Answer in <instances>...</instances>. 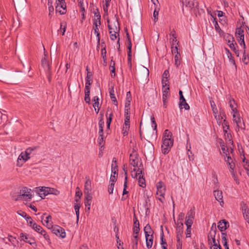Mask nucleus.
I'll return each mask as SVG.
<instances>
[{
	"label": "nucleus",
	"instance_id": "nucleus-61",
	"mask_svg": "<svg viewBox=\"0 0 249 249\" xmlns=\"http://www.w3.org/2000/svg\"><path fill=\"white\" fill-rule=\"evenodd\" d=\"M186 238L190 237L191 234V227H187V229L185 232Z\"/></svg>",
	"mask_w": 249,
	"mask_h": 249
},
{
	"label": "nucleus",
	"instance_id": "nucleus-23",
	"mask_svg": "<svg viewBox=\"0 0 249 249\" xmlns=\"http://www.w3.org/2000/svg\"><path fill=\"white\" fill-rule=\"evenodd\" d=\"M94 19H93V23H101V15L99 12L98 9H96V11H94Z\"/></svg>",
	"mask_w": 249,
	"mask_h": 249
},
{
	"label": "nucleus",
	"instance_id": "nucleus-2",
	"mask_svg": "<svg viewBox=\"0 0 249 249\" xmlns=\"http://www.w3.org/2000/svg\"><path fill=\"white\" fill-rule=\"evenodd\" d=\"M32 193L33 192L31 189L26 187H23L20 190L18 198L26 201L30 200L33 197Z\"/></svg>",
	"mask_w": 249,
	"mask_h": 249
},
{
	"label": "nucleus",
	"instance_id": "nucleus-54",
	"mask_svg": "<svg viewBox=\"0 0 249 249\" xmlns=\"http://www.w3.org/2000/svg\"><path fill=\"white\" fill-rule=\"evenodd\" d=\"M82 196V192L80 191V188L78 187H77L76 188V192H75V197H78L79 198H80Z\"/></svg>",
	"mask_w": 249,
	"mask_h": 249
},
{
	"label": "nucleus",
	"instance_id": "nucleus-25",
	"mask_svg": "<svg viewBox=\"0 0 249 249\" xmlns=\"http://www.w3.org/2000/svg\"><path fill=\"white\" fill-rule=\"evenodd\" d=\"M81 206L80 203H75L74 205V208L75 211V214L76 215V222L78 223L79 218V209Z\"/></svg>",
	"mask_w": 249,
	"mask_h": 249
},
{
	"label": "nucleus",
	"instance_id": "nucleus-5",
	"mask_svg": "<svg viewBox=\"0 0 249 249\" xmlns=\"http://www.w3.org/2000/svg\"><path fill=\"white\" fill-rule=\"evenodd\" d=\"M171 51L173 55H174L175 65L178 68L181 63L180 54L178 51V47L177 45L175 47H171Z\"/></svg>",
	"mask_w": 249,
	"mask_h": 249
},
{
	"label": "nucleus",
	"instance_id": "nucleus-12",
	"mask_svg": "<svg viewBox=\"0 0 249 249\" xmlns=\"http://www.w3.org/2000/svg\"><path fill=\"white\" fill-rule=\"evenodd\" d=\"M138 158V154H137L135 150L133 149V152L130 155V163L133 167H137L138 166V161L137 159Z\"/></svg>",
	"mask_w": 249,
	"mask_h": 249
},
{
	"label": "nucleus",
	"instance_id": "nucleus-50",
	"mask_svg": "<svg viewBox=\"0 0 249 249\" xmlns=\"http://www.w3.org/2000/svg\"><path fill=\"white\" fill-rule=\"evenodd\" d=\"M226 38V40L228 41V45L235 41L233 36L231 35L228 34Z\"/></svg>",
	"mask_w": 249,
	"mask_h": 249
},
{
	"label": "nucleus",
	"instance_id": "nucleus-4",
	"mask_svg": "<svg viewBox=\"0 0 249 249\" xmlns=\"http://www.w3.org/2000/svg\"><path fill=\"white\" fill-rule=\"evenodd\" d=\"M161 145L162 152L164 154L169 153L171 147L173 146L174 140L173 139H162Z\"/></svg>",
	"mask_w": 249,
	"mask_h": 249
},
{
	"label": "nucleus",
	"instance_id": "nucleus-59",
	"mask_svg": "<svg viewBox=\"0 0 249 249\" xmlns=\"http://www.w3.org/2000/svg\"><path fill=\"white\" fill-rule=\"evenodd\" d=\"M241 206L242 212L244 211H246V210L249 209L247 205L243 201L241 202Z\"/></svg>",
	"mask_w": 249,
	"mask_h": 249
},
{
	"label": "nucleus",
	"instance_id": "nucleus-15",
	"mask_svg": "<svg viewBox=\"0 0 249 249\" xmlns=\"http://www.w3.org/2000/svg\"><path fill=\"white\" fill-rule=\"evenodd\" d=\"M229 104L231 109V113L233 112H237L238 110L237 109V105L233 98L230 96L228 97Z\"/></svg>",
	"mask_w": 249,
	"mask_h": 249
},
{
	"label": "nucleus",
	"instance_id": "nucleus-6",
	"mask_svg": "<svg viewBox=\"0 0 249 249\" xmlns=\"http://www.w3.org/2000/svg\"><path fill=\"white\" fill-rule=\"evenodd\" d=\"M52 231L56 236L61 237L62 238H64L66 237L65 230L58 225H54L53 229L52 230Z\"/></svg>",
	"mask_w": 249,
	"mask_h": 249
},
{
	"label": "nucleus",
	"instance_id": "nucleus-52",
	"mask_svg": "<svg viewBox=\"0 0 249 249\" xmlns=\"http://www.w3.org/2000/svg\"><path fill=\"white\" fill-rule=\"evenodd\" d=\"M67 27V24L65 22H62L60 25V29L62 30V34L64 35Z\"/></svg>",
	"mask_w": 249,
	"mask_h": 249
},
{
	"label": "nucleus",
	"instance_id": "nucleus-53",
	"mask_svg": "<svg viewBox=\"0 0 249 249\" xmlns=\"http://www.w3.org/2000/svg\"><path fill=\"white\" fill-rule=\"evenodd\" d=\"M185 224L187 227H192L193 223V219L185 218Z\"/></svg>",
	"mask_w": 249,
	"mask_h": 249
},
{
	"label": "nucleus",
	"instance_id": "nucleus-46",
	"mask_svg": "<svg viewBox=\"0 0 249 249\" xmlns=\"http://www.w3.org/2000/svg\"><path fill=\"white\" fill-rule=\"evenodd\" d=\"M84 193L85 194V201H91L92 196L90 192H84Z\"/></svg>",
	"mask_w": 249,
	"mask_h": 249
},
{
	"label": "nucleus",
	"instance_id": "nucleus-36",
	"mask_svg": "<svg viewBox=\"0 0 249 249\" xmlns=\"http://www.w3.org/2000/svg\"><path fill=\"white\" fill-rule=\"evenodd\" d=\"M162 89V99H167L170 95L169 93V87H167L164 89Z\"/></svg>",
	"mask_w": 249,
	"mask_h": 249
},
{
	"label": "nucleus",
	"instance_id": "nucleus-14",
	"mask_svg": "<svg viewBox=\"0 0 249 249\" xmlns=\"http://www.w3.org/2000/svg\"><path fill=\"white\" fill-rule=\"evenodd\" d=\"M49 187H40L38 188H36V191L37 192L38 195L40 196V197L42 198L43 197H45V196L49 195Z\"/></svg>",
	"mask_w": 249,
	"mask_h": 249
},
{
	"label": "nucleus",
	"instance_id": "nucleus-26",
	"mask_svg": "<svg viewBox=\"0 0 249 249\" xmlns=\"http://www.w3.org/2000/svg\"><path fill=\"white\" fill-rule=\"evenodd\" d=\"M144 232L145 235L147 234H153L154 233L153 231L149 224H147L144 228Z\"/></svg>",
	"mask_w": 249,
	"mask_h": 249
},
{
	"label": "nucleus",
	"instance_id": "nucleus-44",
	"mask_svg": "<svg viewBox=\"0 0 249 249\" xmlns=\"http://www.w3.org/2000/svg\"><path fill=\"white\" fill-rule=\"evenodd\" d=\"M48 189L49 194H53L57 196L60 194V192L54 188L49 187Z\"/></svg>",
	"mask_w": 249,
	"mask_h": 249
},
{
	"label": "nucleus",
	"instance_id": "nucleus-27",
	"mask_svg": "<svg viewBox=\"0 0 249 249\" xmlns=\"http://www.w3.org/2000/svg\"><path fill=\"white\" fill-rule=\"evenodd\" d=\"M138 242V235H133L132 238V247L133 249H137Z\"/></svg>",
	"mask_w": 249,
	"mask_h": 249
},
{
	"label": "nucleus",
	"instance_id": "nucleus-1",
	"mask_svg": "<svg viewBox=\"0 0 249 249\" xmlns=\"http://www.w3.org/2000/svg\"><path fill=\"white\" fill-rule=\"evenodd\" d=\"M107 26L111 40H115L116 39L117 36H119L120 31V27L118 19H116L113 24H108Z\"/></svg>",
	"mask_w": 249,
	"mask_h": 249
},
{
	"label": "nucleus",
	"instance_id": "nucleus-45",
	"mask_svg": "<svg viewBox=\"0 0 249 249\" xmlns=\"http://www.w3.org/2000/svg\"><path fill=\"white\" fill-rule=\"evenodd\" d=\"M223 131L226 133L227 132V130L229 129V125L228 122L225 119L223 120Z\"/></svg>",
	"mask_w": 249,
	"mask_h": 249
},
{
	"label": "nucleus",
	"instance_id": "nucleus-58",
	"mask_svg": "<svg viewBox=\"0 0 249 249\" xmlns=\"http://www.w3.org/2000/svg\"><path fill=\"white\" fill-rule=\"evenodd\" d=\"M224 160L226 163H228L229 162H231L233 160L231 159V157L230 156L229 154H226V155L224 156Z\"/></svg>",
	"mask_w": 249,
	"mask_h": 249
},
{
	"label": "nucleus",
	"instance_id": "nucleus-10",
	"mask_svg": "<svg viewBox=\"0 0 249 249\" xmlns=\"http://www.w3.org/2000/svg\"><path fill=\"white\" fill-rule=\"evenodd\" d=\"M232 114L233 121L234 122L238 128L245 129V127L242 126V118L240 116L239 111L233 112Z\"/></svg>",
	"mask_w": 249,
	"mask_h": 249
},
{
	"label": "nucleus",
	"instance_id": "nucleus-24",
	"mask_svg": "<svg viewBox=\"0 0 249 249\" xmlns=\"http://www.w3.org/2000/svg\"><path fill=\"white\" fill-rule=\"evenodd\" d=\"M216 232V228L215 223H213L211 228V231L208 236V241L210 242V236H212V235H215Z\"/></svg>",
	"mask_w": 249,
	"mask_h": 249
},
{
	"label": "nucleus",
	"instance_id": "nucleus-47",
	"mask_svg": "<svg viewBox=\"0 0 249 249\" xmlns=\"http://www.w3.org/2000/svg\"><path fill=\"white\" fill-rule=\"evenodd\" d=\"M182 238H177V249H182Z\"/></svg>",
	"mask_w": 249,
	"mask_h": 249
},
{
	"label": "nucleus",
	"instance_id": "nucleus-3",
	"mask_svg": "<svg viewBox=\"0 0 249 249\" xmlns=\"http://www.w3.org/2000/svg\"><path fill=\"white\" fill-rule=\"evenodd\" d=\"M157 187V195L158 196V199L161 202H163V201L164 199V195L166 191L165 186L163 182L162 181H160L158 182L156 184Z\"/></svg>",
	"mask_w": 249,
	"mask_h": 249
},
{
	"label": "nucleus",
	"instance_id": "nucleus-34",
	"mask_svg": "<svg viewBox=\"0 0 249 249\" xmlns=\"http://www.w3.org/2000/svg\"><path fill=\"white\" fill-rule=\"evenodd\" d=\"M242 62L246 65H247L249 63V56L248 54H246L245 49H244Z\"/></svg>",
	"mask_w": 249,
	"mask_h": 249
},
{
	"label": "nucleus",
	"instance_id": "nucleus-37",
	"mask_svg": "<svg viewBox=\"0 0 249 249\" xmlns=\"http://www.w3.org/2000/svg\"><path fill=\"white\" fill-rule=\"evenodd\" d=\"M222 242L223 244L224 247L225 248H227V247H229L227 243V234L224 232H222Z\"/></svg>",
	"mask_w": 249,
	"mask_h": 249
},
{
	"label": "nucleus",
	"instance_id": "nucleus-17",
	"mask_svg": "<svg viewBox=\"0 0 249 249\" xmlns=\"http://www.w3.org/2000/svg\"><path fill=\"white\" fill-rule=\"evenodd\" d=\"M86 181L84 184V192H90L92 190L91 181L89 177H86Z\"/></svg>",
	"mask_w": 249,
	"mask_h": 249
},
{
	"label": "nucleus",
	"instance_id": "nucleus-51",
	"mask_svg": "<svg viewBox=\"0 0 249 249\" xmlns=\"http://www.w3.org/2000/svg\"><path fill=\"white\" fill-rule=\"evenodd\" d=\"M104 143H105V141L104 140V137H103V136H101V135H100V136H99V138H98V144L102 147V146H104Z\"/></svg>",
	"mask_w": 249,
	"mask_h": 249
},
{
	"label": "nucleus",
	"instance_id": "nucleus-62",
	"mask_svg": "<svg viewBox=\"0 0 249 249\" xmlns=\"http://www.w3.org/2000/svg\"><path fill=\"white\" fill-rule=\"evenodd\" d=\"M109 69L111 71V77H114L115 75V66L110 65Z\"/></svg>",
	"mask_w": 249,
	"mask_h": 249
},
{
	"label": "nucleus",
	"instance_id": "nucleus-22",
	"mask_svg": "<svg viewBox=\"0 0 249 249\" xmlns=\"http://www.w3.org/2000/svg\"><path fill=\"white\" fill-rule=\"evenodd\" d=\"M42 66L44 68L46 71H50V65L49 62L45 58L42 59Z\"/></svg>",
	"mask_w": 249,
	"mask_h": 249
},
{
	"label": "nucleus",
	"instance_id": "nucleus-9",
	"mask_svg": "<svg viewBox=\"0 0 249 249\" xmlns=\"http://www.w3.org/2000/svg\"><path fill=\"white\" fill-rule=\"evenodd\" d=\"M19 237L20 238V241H23L25 242L29 243L31 245H34L35 247L36 246L35 239L29 237L27 234L21 232L19 234Z\"/></svg>",
	"mask_w": 249,
	"mask_h": 249
},
{
	"label": "nucleus",
	"instance_id": "nucleus-21",
	"mask_svg": "<svg viewBox=\"0 0 249 249\" xmlns=\"http://www.w3.org/2000/svg\"><path fill=\"white\" fill-rule=\"evenodd\" d=\"M195 0H183L182 3L183 5L192 9L195 6Z\"/></svg>",
	"mask_w": 249,
	"mask_h": 249
},
{
	"label": "nucleus",
	"instance_id": "nucleus-39",
	"mask_svg": "<svg viewBox=\"0 0 249 249\" xmlns=\"http://www.w3.org/2000/svg\"><path fill=\"white\" fill-rule=\"evenodd\" d=\"M236 38L240 46L243 47L244 49H245L246 44L244 41V36H243V37H236Z\"/></svg>",
	"mask_w": 249,
	"mask_h": 249
},
{
	"label": "nucleus",
	"instance_id": "nucleus-35",
	"mask_svg": "<svg viewBox=\"0 0 249 249\" xmlns=\"http://www.w3.org/2000/svg\"><path fill=\"white\" fill-rule=\"evenodd\" d=\"M195 209L192 208L187 213V215L186 216V218H189L194 219L195 217Z\"/></svg>",
	"mask_w": 249,
	"mask_h": 249
},
{
	"label": "nucleus",
	"instance_id": "nucleus-42",
	"mask_svg": "<svg viewBox=\"0 0 249 249\" xmlns=\"http://www.w3.org/2000/svg\"><path fill=\"white\" fill-rule=\"evenodd\" d=\"M139 185L142 187H144L145 186V179L143 178L142 176L140 175L139 177L138 180Z\"/></svg>",
	"mask_w": 249,
	"mask_h": 249
},
{
	"label": "nucleus",
	"instance_id": "nucleus-19",
	"mask_svg": "<svg viewBox=\"0 0 249 249\" xmlns=\"http://www.w3.org/2000/svg\"><path fill=\"white\" fill-rule=\"evenodd\" d=\"M146 239V245L148 249L152 248L153 243V234L145 235Z\"/></svg>",
	"mask_w": 249,
	"mask_h": 249
},
{
	"label": "nucleus",
	"instance_id": "nucleus-16",
	"mask_svg": "<svg viewBox=\"0 0 249 249\" xmlns=\"http://www.w3.org/2000/svg\"><path fill=\"white\" fill-rule=\"evenodd\" d=\"M229 226V222L225 219L220 220L218 223V228L221 231H225Z\"/></svg>",
	"mask_w": 249,
	"mask_h": 249
},
{
	"label": "nucleus",
	"instance_id": "nucleus-20",
	"mask_svg": "<svg viewBox=\"0 0 249 249\" xmlns=\"http://www.w3.org/2000/svg\"><path fill=\"white\" fill-rule=\"evenodd\" d=\"M183 232V224L182 222L178 223L177 227V238H182Z\"/></svg>",
	"mask_w": 249,
	"mask_h": 249
},
{
	"label": "nucleus",
	"instance_id": "nucleus-7",
	"mask_svg": "<svg viewBox=\"0 0 249 249\" xmlns=\"http://www.w3.org/2000/svg\"><path fill=\"white\" fill-rule=\"evenodd\" d=\"M32 229H34L36 232L43 235L45 240L50 241L49 236L47 234L46 231L43 229L41 226L36 223L33 225Z\"/></svg>",
	"mask_w": 249,
	"mask_h": 249
},
{
	"label": "nucleus",
	"instance_id": "nucleus-43",
	"mask_svg": "<svg viewBox=\"0 0 249 249\" xmlns=\"http://www.w3.org/2000/svg\"><path fill=\"white\" fill-rule=\"evenodd\" d=\"M160 9L158 7H155L153 13L154 21L156 22L158 20V15Z\"/></svg>",
	"mask_w": 249,
	"mask_h": 249
},
{
	"label": "nucleus",
	"instance_id": "nucleus-32",
	"mask_svg": "<svg viewBox=\"0 0 249 249\" xmlns=\"http://www.w3.org/2000/svg\"><path fill=\"white\" fill-rule=\"evenodd\" d=\"M211 106L212 108L213 113L214 114V117L217 119V114L218 113V110L216 107V105L213 101H210Z\"/></svg>",
	"mask_w": 249,
	"mask_h": 249
},
{
	"label": "nucleus",
	"instance_id": "nucleus-11",
	"mask_svg": "<svg viewBox=\"0 0 249 249\" xmlns=\"http://www.w3.org/2000/svg\"><path fill=\"white\" fill-rule=\"evenodd\" d=\"M56 12L59 13L61 15H63L66 13V5L65 2L56 3Z\"/></svg>",
	"mask_w": 249,
	"mask_h": 249
},
{
	"label": "nucleus",
	"instance_id": "nucleus-30",
	"mask_svg": "<svg viewBox=\"0 0 249 249\" xmlns=\"http://www.w3.org/2000/svg\"><path fill=\"white\" fill-rule=\"evenodd\" d=\"M244 36V30L242 26L237 28L236 29L235 36L236 37H243Z\"/></svg>",
	"mask_w": 249,
	"mask_h": 249
},
{
	"label": "nucleus",
	"instance_id": "nucleus-33",
	"mask_svg": "<svg viewBox=\"0 0 249 249\" xmlns=\"http://www.w3.org/2000/svg\"><path fill=\"white\" fill-rule=\"evenodd\" d=\"M230 172L231 173L232 178H233L234 181L236 182L237 184H239L240 183L239 180L237 176L236 175V172L234 170V169L230 170Z\"/></svg>",
	"mask_w": 249,
	"mask_h": 249
},
{
	"label": "nucleus",
	"instance_id": "nucleus-48",
	"mask_svg": "<svg viewBox=\"0 0 249 249\" xmlns=\"http://www.w3.org/2000/svg\"><path fill=\"white\" fill-rule=\"evenodd\" d=\"M162 89H164L167 87H169L168 79L162 78Z\"/></svg>",
	"mask_w": 249,
	"mask_h": 249
},
{
	"label": "nucleus",
	"instance_id": "nucleus-28",
	"mask_svg": "<svg viewBox=\"0 0 249 249\" xmlns=\"http://www.w3.org/2000/svg\"><path fill=\"white\" fill-rule=\"evenodd\" d=\"M109 94H110V98H111L112 102H113L115 105H117V101L115 96L114 90L113 87H112L111 89H110Z\"/></svg>",
	"mask_w": 249,
	"mask_h": 249
},
{
	"label": "nucleus",
	"instance_id": "nucleus-13",
	"mask_svg": "<svg viewBox=\"0 0 249 249\" xmlns=\"http://www.w3.org/2000/svg\"><path fill=\"white\" fill-rule=\"evenodd\" d=\"M213 195L215 196V199L220 202L221 206H222L224 204L222 192L218 190H214L213 191Z\"/></svg>",
	"mask_w": 249,
	"mask_h": 249
},
{
	"label": "nucleus",
	"instance_id": "nucleus-18",
	"mask_svg": "<svg viewBox=\"0 0 249 249\" xmlns=\"http://www.w3.org/2000/svg\"><path fill=\"white\" fill-rule=\"evenodd\" d=\"M101 23H93V30H94V33L96 35L97 40L98 43L99 44L100 43V33H99V27L100 26Z\"/></svg>",
	"mask_w": 249,
	"mask_h": 249
},
{
	"label": "nucleus",
	"instance_id": "nucleus-29",
	"mask_svg": "<svg viewBox=\"0 0 249 249\" xmlns=\"http://www.w3.org/2000/svg\"><path fill=\"white\" fill-rule=\"evenodd\" d=\"M130 128V123L124 122L123 128V133L124 136L128 134V131Z\"/></svg>",
	"mask_w": 249,
	"mask_h": 249
},
{
	"label": "nucleus",
	"instance_id": "nucleus-31",
	"mask_svg": "<svg viewBox=\"0 0 249 249\" xmlns=\"http://www.w3.org/2000/svg\"><path fill=\"white\" fill-rule=\"evenodd\" d=\"M130 108H125L124 110V122L130 123Z\"/></svg>",
	"mask_w": 249,
	"mask_h": 249
},
{
	"label": "nucleus",
	"instance_id": "nucleus-63",
	"mask_svg": "<svg viewBox=\"0 0 249 249\" xmlns=\"http://www.w3.org/2000/svg\"><path fill=\"white\" fill-rule=\"evenodd\" d=\"M151 120L152 123V126L154 127V130L157 129V124L155 120V118L154 116H152L151 117Z\"/></svg>",
	"mask_w": 249,
	"mask_h": 249
},
{
	"label": "nucleus",
	"instance_id": "nucleus-40",
	"mask_svg": "<svg viewBox=\"0 0 249 249\" xmlns=\"http://www.w3.org/2000/svg\"><path fill=\"white\" fill-rule=\"evenodd\" d=\"M172 133L169 130L164 131L162 139H172Z\"/></svg>",
	"mask_w": 249,
	"mask_h": 249
},
{
	"label": "nucleus",
	"instance_id": "nucleus-41",
	"mask_svg": "<svg viewBox=\"0 0 249 249\" xmlns=\"http://www.w3.org/2000/svg\"><path fill=\"white\" fill-rule=\"evenodd\" d=\"M91 83L86 82L85 88V95H90V86Z\"/></svg>",
	"mask_w": 249,
	"mask_h": 249
},
{
	"label": "nucleus",
	"instance_id": "nucleus-38",
	"mask_svg": "<svg viewBox=\"0 0 249 249\" xmlns=\"http://www.w3.org/2000/svg\"><path fill=\"white\" fill-rule=\"evenodd\" d=\"M38 148V146H34V147H29L27 148L25 152L29 156H30V155L34 151L36 150Z\"/></svg>",
	"mask_w": 249,
	"mask_h": 249
},
{
	"label": "nucleus",
	"instance_id": "nucleus-49",
	"mask_svg": "<svg viewBox=\"0 0 249 249\" xmlns=\"http://www.w3.org/2000/svg\"><path fill=\"white\" fill-rule=\"evenodd\" d=\"M244 217L249 224V209L242 212Z\"/></svg>",
	"mask_w": 249,
	"mask_h": 249
},
{
	"label": "nucleus",
	"instance_id": "nucleus-57",
	"mask_svg": "<svg viewBox=\"0 0 249 249\" xmlns=\"http://www.w3.org/2000/svg\"><path fill=\"white\" fill-rule=\"evenodd\" d=\"M228 58H229V62L231 64H232L233 65L236 66L235 62L234 60L233 57L232 56V54H231L227 56Z\"/></svg>",
	"mask_w": 249,
	"mask_h": 249
},
{
	"label": "nucleus",
	"instance_id": "nucleus-64",
	"mask_svg": "<svg viewBox=\"0 0 249 249\" xmlns=\"http://www.w3.org/2000/svg\"><path fill=\"white\" fill-rule=\"evenodd\" d=\"M172 40V46L171 47H175L176 45L177 46H178V42L177 39V37L174 36V38H173Z\"/></svg>",
	"mask_w": 249,
	"mask_h": 249
},
{
	"label": "nucleus",
	"instance_id": "nucleus-60",
	"mask_svg": "<svg viewBox=\"0 0 249 249\" xmlns=\"http://www.w3.org/2000/svg\"><path fill=\"white\" fill-rule=\"evenodd\" d=\"M228 166H229V171L230 170H233V169H235V162H234V161H232L231 162H229L228 163H227Z\"/></svg>",
	"mask_w": 249,
	"mask_h": 249
},
{
	"label": "nucleus",
	"instance_id": "nucleus-8",
	"mask_svg": "<svg viewBox=\"0 0 249 249\" xmlns=\"http://www.w3.org/2000/svg\"><path fill=\"white\" fill-rule=\"evenodd\" d=\"M30 158L25 151L21 152L18 158L17 165L19 167L22 166L23 163L29 160Z\"/></svg>",
	"mask_w": 249,
	"mask_h": 249
},
{
	"label": "nucleus",
	"instance_id": "nucleus-56",
	"mask_svg": "<svg viewBox=\"0 0 249 249\" xmlns=\"http://www.w3.org/2000/svg\"><path fill=\"white\" fill-rule=\"evenodd\" d=\"M8 239L9 242H10L12 245L15 246V244L16 242V238L11 235H9L8 237Z\"/></svg>",
	"mask_w": 249,
	"mask_h": 249
},
{
	"label": "nucleus",
	"instance_id": "nucleus-55",
	"mask_svg": "<svg viewBox=\"0 0 249 249\" xmlns=\"http://www.w3.org/2000/svg\"><path fill=\"white\" fill-rule=\"evenodd\" d=\"M114 187V184L113 183H110L108 187V192L109 194H112L113 192Z\"/></svg>",
	"mask_w": 249,
	"mask_h": 249
}]
</instances>
